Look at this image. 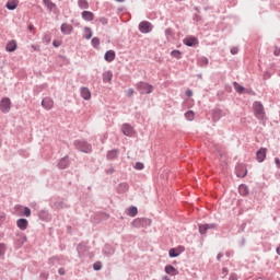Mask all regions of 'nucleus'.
Returning a JSON list of instances; mask_svg holds the SVG:
<instances>
[{"mask_svg": "<svg viewBox=\"0 0 280 280\" xmlns=\"http://www.w3.org/2000/svg\"><path fill=\"white\" fill-rule=\"evenodd\" d=\"M255 116L257 119H265L266 118V112L264 109V105L260 102H255L253 105Z\"/></svg>", "mask_w": 280, "mask_h": 280, "instance_id": "nucleus-1", "label": "nucleus"}, {"mask_svg": "<svg viewBox=\"0 0 280 280\" xmlns=\"http://www.w3.org/2000/svg\"><path fill=\"white\" fill-rule=\"evenodd\" d=\"M0 110L4 114L10 113V110H12V101H10L8 97H3L0 101Z\"/></svg>", "mask_w": 280, "mask_h": 280, "instance_id": "nucleus-2", "label": "nucleus"}, {"mask_svg": "<svg viewBox=\"0 0 280 280\" xmlns=\"http://www.w3.org/2000/svg\"><path fill=\"white\" fill-rule=\"evenodd\" d=\"M137 89L142 95H148L152 93V91L154 90V88L151 84L145 82L138 83Z\"/></svg>", "mask_w": 280, "mask_h": 280, "instance_id": "nucleus-3", "label": "nucleus"}, {"mask_svg": "<svg viewBox=\"0 0 280 280\" xmlns=\"http://www.w3.org/2000/svg\"><path fill=\"white\" fill-rule=\"evenodd\" d=\"M74 147L77 150H79V152H85L86 154H89V152L92 150L91 144H89L86 141H77L74 142Z\"/></svg>", "mask_w": 280, "mask_h": 280, "instance_id": "nucleus-4", "label": "nucleus"}, {"mask_svg": "<svg viewBox=\"0 0 280 280\" xmlns=\"http://www.w3.org/2000/svg\"><path fill=\"white\" fill-rule=\"evenodd\" d=\"M235 174L237 178H246V174H248V170H246V165L240 163L235 167Z\"/></svg>", "mask_w": 280, "mask_h": 280, "instance_id": "nucleus-5", "label": "nucleus"}, {"mask_svg": "<svg viewBox=\"0 0 280 280\" xmlns=\"http://www.w3.org/2000/svg\"><path fill=\"white\" fill-rule=\"evenodd\" d=\"M148 224H150V220L145 218H138L132 221V226H135L136 229L148 226Z\"/></svg>", "mask_w": 280, "mask_h": 280, "instance_id": "nucleus-6", "label": "nucleus"}, {"mask_svg": "<svg viewBox=\"0 0 280 280\" xmlns=\"http://www.w3.org/2000/svg\"><path fill=\"white\" fill-rule=\"evenodd\" d=\"M139 30L141 34H150L152 32V24L148 21H142L139 24Z\"/></svg>", "mask_w": 280, "mask_h": 280, "instance_id": "nucleus-7", "label": "nucleus"}, {"mask_svg": "<svg viewBox=\"0 0 280 280\" xmlns=\"http://www.w3.org/2000/svg\"><path fill=\"white\" fill-rule=\"evenodd\" d=\"M266 154H268V149L266 148H260L257 152H256V161L258 163H264L266 161Z\"/></svg>", "mask_w": 280, "mask_h": 280, "instance_id": "nucleus-8", "label": "nucleus"}, {"mask_svg": "<svg viewBox=\"0 0 280 280\" xmlns=\"http://www.w3.org/2000/svg\"><path fill=\"white\" fill-rule=\"evenodd\" d=\"M121 131L126 137H135V129L129 124H124Z\"/></svg>", "mask_w": 280, "mask_h": 280, "instance_id": "nucleus-9", "label": "nucleus"}, {"mask_svg": "<svg viewBox=\"0 0 280 280\" xmlns=\"http://www.w3.org/2000/svg\"><path fill=\"white\" fill-rule=\"evenodd\" d=\"M25 242H27V236L23 233L18 234L15 237V248H21Z\"/></svg>", "mask_w": 280, "mask_h": 280, "instance_id": "nucleus-10", "label": "nucleus"}, {"mask_svg": "<svg viewBox=\"0 0 280 280\" xmlns=\"http://www.w3.org/2000/svg\"><path fill=\"white\" fill-rule=\"evenodd\" d=\"M42 106L45 110H51L54 108V100L51 97H46L42 101Z\"/></svg>", "mask_w": 280, "mask_h": 280, "instance_id": "nucleus-11", "label": "nucleus"}, {"mask_svg": "<svg viewBox=\"0 0 280 280\" xmlns=\"http://www.w3.org/2000/svg\"><path fill=\"white\" fill-rule=\"evenodd\" d=\"M71 165V162L69 161V156L61 158L58 162V168L59 170H67Z\"/></svg>", "mask_w": 280, "mask_h": 280, "instance_id": "nucleus-12", "label": "nucleus"}, {"mask_svg": "<svg viewBox=\"0 0 280 280\" xmlns=\"http://www.w3.org/2000/svg\"><path fill=\"white\" fill-rule=\"evenodd\" d=\"M184 45H187V47H196V45H198V38L188 36L184 38Z\"/></svg>", "mask_w": 280, "mask_h": 280, "instance_id": "nucleus-13", "label": "nucleus"}, {"mask_svg": "<svg viewBox=\"0 0 280 280\" xmlns=\"http://www.w3.org/2000/svg\"><path fill=\"white\" fill-rule=\"evenodd\" d=\"M77 250L79 253V257H84V255H86V253H89V246H86L84 243H80L77 246Z\"/></svg>", "mask_w": 280, "mask_h": 280, "instance_id": "nucleus-14", "label": "nucleus"}, {"mask_svg": "<svg viewBox=\"0 0 280 280\" xmlns=\"http://www.w3.org/2000/svg\"><path fill=\"white\" fill-rule=\"evenodd\" d=\"M16 226L20 229V231H26L27 226H30V222L27 219H19L16 221Z\"/></svg>", "mask_w": 280, "mask_h": 280, "instance_id": "nucleus-15", "label": "nucleus"}, {"mask_svg": "<svg viewBox=\"0 0 280 280\" xmlns=\"http://www.w3.org/2000/svg\"><path fill=\"white\" fill-rule=\"evenodd\" d=\"M164 272H166V275H171V277H176V275H178V269L172 265H167L164 268Z\"/></svg>", "mask_w": 280, "mask_h": 280, "instance_id": "nucleus-16", "label": "nucleus"}, {"mask_svg": "<svg viewBox=\"0 0 280 280\" xmlns=\"http://www.w3.org/2000/svg\"><path fill=\"white\" fill-rule=\"evenodd\" d=\"M238 192L241 196H248V194H250V189L246 184H241L238 186Z\"/></svg>", "mask_w": 280, "mask_h": 280, "instance_id": "nucleus-17", "label": "nucleus"}, {"mask_svg": "<svg viewBox=\"0 0 280 280\" xmlns=\"http://www.w3.org/2000/svg\"><path fill=\"white\" fill-rule=\"evenodd\" d=\"M103 253L107 257H110L112 255H115V247H113L112 245L106 244L103 248Z\"/></svg>", "mask_w": 280, "mask_h": 280, "instance_id": "nucleus-18", "label": "nucleus"}, {"mask_svg": "<svg viewBox=\"0 0 280 280\" xmlns=\"http://www.w3.org/2000/svg\"><path fill=\"white\" fill-rule=\"evenodd\" d=\"M62 260L58 256H52L48 259L49 266H62Z\"/></svg>", "mask_w": 280, "mask_h": 280, "instance_id": "nucleus-19", "label": "nucleus"}, {"mask_svg": "<svg viewBox=\"0 0 280 280\" xmlns=\"http://www.w3.org/2000/svg\"><path fill=\"white\" fill-rule=\"evenodd\" d=\"M80 93L83 100H86V101L91 100V90H89V88H81Z\"/></svg>", "mask_w": 280, "mask_h": 280, "instance_id": "nucleus-20", "label": "nucleus"}, {"mask_svg": "<svg viewBox=\"0 0 280 280\" xmlns=\"http://www.w3.org/2000/svg\"><path fill=\"white\" fill-rule=\"evenodd\" d=\"M5 8L8 10H16V8H19V0H9V1H7Z\"/></svg>", "mask_w": 280, "mask_h": 280, "instance_id": "nucleus-21", "label": "nucleus"}, {"mask_svg": "<svg viewBox=\"0 0 280 280\" xmlns=\"http://www.w3.org/2000/svg\"><path fill=\"white\" fill-rule=\"evenodd\" d=\"M82 19L84 21H93V19H95V15L91 11H83L82 12Z\"/></svg>", "mask_w": 280, "mask_h": 280, "instance_id": "nucleus-22", "label": "nucleus"}, {"mask_svg": "<svg viewBox=\"0 0 280 280\" xmlns=\"http://www.w3.org/2000/svg\"><path fill=\"white\" fill-rule=\"evenodd\" d=\"M61 32L62 34H71L73 32V26L71 24H62Z\"/></svg>", "mask_w": 280, "mask_h": 280, "instance_id": "nucleus-23", "label": "nucleus"}, {"mask_svg": "<svg viewBox=\"0 0 280 280\" xmlns=\"http://www.w3.org/2000/svg\"><path fill=\"white\" fill-rule=\"evenodd\" d=\"M118 154H119V150H117V149L108 151L107 152L108 161H113L114 159H117Z\"/></svg>", "mask_w": 280, "mask_h": 280, "instance_id": "nucleus-24", "label": "nucleus"}, {"mask_svg": "<svg viewBox=\"0 0 280 280\" xmlns=\"http://www.w3.org/2000/svg\"><path fill=\"white\" fill-rule=\"evenodd\" d=\"M115 52L114 50H108L106 54H105V60L106 62H113V60H115Z\"/></svg>", "mask_w": 280, "mask_h": 280, "instance_id": "nucleus-25", "label": "nucleus"}, {"mask_svg": "<svg viewBox=\"0 0 280 280\" xmlns=\"http://www.w3.org/2000/svg\"><path fill=\"white\" fill-rule=\"evenodd\" d=\"M128 189H130V186L127 183H121L118 186L119 194H126V191H128Z\"/></svg>", "mask_w": 280, "mask_h": 280, "instance_id": "nucleus-26", "label": "nucleus"}, {"mask_svg": "<svg viewBox=\"0 0 280 280\" xmlns=\"http://www.w3.org/2000/svg\"><path fill=\"white\" fill-rule=\"evenodd\" d=\"M7 51H16V43L11 40L5 46Z\"/></svg>", "mask_w": 280, "mask_h": 280, "instance_id": "nucleus-27", "label": "nucleus"}, {"mask_svg": "<svg viewBox=\"0 0 280 280\" xmlns=\"http://www.w3.org/2000/svg\"><path fill=\"white\" fill-rule=\"evenodd\" d=\"M113 81V72L106 71L103 74V82H112Z\"/></svg>", "mask_w": 280, "mask_h": 280, "instance_id": "nucleus-28", "label": "nucleus"}, {"mask_svg": "<svg viewBox=\"0 0 280 280\" xmlns=\"http://www.w3.org/2000/svg\"><path fill=\"white\" fill-rule=\"evenodd\" d=\"M137 213H139V210L137 209V207L131 206L128 210V215H130V218H135L137 217Z\"/></svg>", "mask_w": 280, "mask_h": 280, "instance_id": "nucleus-29", "label": "nucleus"}, {"mask_svg": "<svg viewBox=\"0 0 280 280\" xmlns=\"http://www.w3.org/2000/svg\"><path fill=\"white\" fill-rule=\"evenodd\" d=\"M233 86H234L236 93L242 94V93H244V91H246V89H245L244 86H242V85H241L240 83H237V82H234V83H233Z\"/></svg>", "mask_w": 280, "mask_h": 280, "instance_id": "nucleus-30", "label": "nucleus"}, {"mask_svg": "<svg viewBox=\"0 0 280 280\" xmlns=\"http://www.w3.org/2000/svg\"><path fill=\"white\" fill-rule=\"evenodd\" d=\"M83 36H84V38H86V40L91 39L93 36V31H91V28H89V27H85Z\"/></svg>", "mask_w": 280, "mask_h": 280, "instance_id": "nucleus-31", "label": "nucleus"}, {"mask_svg": "<svg viewBox=\"0 0 280 280\" xmlns=\"http://www.w3.org/2000/svg\"><path fill=\"white\" fill-rule=\"evenodd\" d=\"M185 117L188 121H194V119H196V114L194 113V110H188L185 114Z\"/></svg>", "mask_w": 280, "mask_h": 280, "instance_id": "nucleus-32", "label": "nucleus"}, {"mask_svg": "<svg viewBox=\"0 0 280 280\" xmlns=\"http://www.w3.org/2000/svg\"><path fill=\"white\" fill-rule=\"evenodd\" d=\"M66 207L65 201H56L52 203V209H65Z\"/></svg>", "mask_w": 280, "mask_h": 280, "instance_id": "nucleus-33", "label": "nucleus"}, {"mask_svg": "<svg viewBox=\"0 0 280 280\" xmlns=\"http://www.w3.org/2000/svg\"><path fill=\"white\" fill-rule=\"evenodd\" d=\"M79 8H81V10H89V2L86 0H79Z\"/></svg>", "mask_w": 280, "mask_h": 280, "instance_id": "nucleus-34", "label": "nucleus"}, {"mask_svg": "<svg viewBox=\"0 0 280 280\" xmlns=\"http://www.w3.org/2000/svg\"><path fill=\"white\" fill-rule=\"evenodd\" d=\"M44 4L46 5V8H48V10H54L56 8V4L54 2H51V0H44Z\"/></svg>", "mask_w": 280, "mask_h": 280, "instance_id": "nucleus-35", "label": "nucleus"}, {"mask_svg": "<svg viewBox=\"0 0 280 280\" xmlns=\"http://www.w3.org/2000/svg\"><path fill=\"white\" fill-rule=\"evenodd\" d=\"M208 228H207V224H199V233L201 235H207V232H208Z\"/></svg>", "mask_w": 280, "mask_h": 280, "instance_id": "nucleus-36", "label": "nucleus"}, {"mask_svg": "<svg viewBox=\"0 0 280 280\" xmlns=\"http://www.w3.org/2000/svg\"><path fill=\"white\" fill-rule=\"evenodd\" d=\"M178 255H180V253H178V249H176V248H171L168 252V256L171 258L178 257Z\"/></svg>", "mask_w": 280, "mask_h": 280, "instance_id": "nucleus-37", "label": "nucleus"}, {"mask_svg": "<svg viewBox=\"0 0 280 280\" xmlns=\"http://www.w3.org/2000/svg\"><path fill=\"white\" fill-rule=\"evenodd\" d=\"M171 56H172L173 58H176L177 60H180V58H182V52H180V50H173V51L171 52Z\"/></svg>", "mask_w": 280, "mask_h": 280, "instance_id": "nucleus-38", "label": "nucleus"}, {"mask_svg": "<svg viewBox=\"0 0 280 280\" xmlns=\"http://www.w3.org/2000/svg\"><path fill=\"white\" fill-rule=\"evenodd\" d=\"M207 65H209V59H207V57H201L199 59V66L200 67H207Z\"/></svg>", "mask_w": 280, "mask_h": 280, "instance_id": "nucleus-39", "label": "nucleus"}, {"mask_svg": "<svg viewBox=\"0 0 280 280\" xmlns=\"http://www.w3.org/2000/svg\"><path fill=\"white\" fill-rule=\"evenodd\" d=\"M93 269L96 271L102 270V261H96L93 264Z\"/></svg>", "mask_w": 280, "mask_h": 280, "instance_id": "nucleus-40", "label": "nucleus"}, {"mask_svg": "<svg viewBox=\"0 0 280 280\" xmlns=\"http://www.w3.org/2000/svg\"><path fill=\"white\" fill-rule=\"evenodd\" d=\"M206 226L208 228V231L209 230L215 231V229H218V224L215 223H208L206 224Z\"/></svg>", "mask_w": 280, "mask_h": 280, "instance_id": "nucleus-41", "label": "nucleus"}, {"mask_svg": "<svg viewBox=\"0 0 280 280\" xmlns=\"http://www.w3.org/2000/svg\"><path fill=\"white\" fill-rule=\"evenodd\" d=\"M143 167H145V165H143L142 162H137V163L135 164V170L141 171V170H143Z\"/></svg>", "mask_w": 280, "mask_h": 280, "instance_id": "nucleus-42", "label": "nucleus"}, {"mask_svg": "<svg viewBox=\"0 0 280 280\" xmlns=\"http://www.w3.org/2000/svg\"><path fill=\"white\" fill-rule=\"evenodd\" d=\"M92 45L93 47H100V38L97 37L92 38Z\"/></svg>", "mask_w": 280, "mask_h": 280, "instance_id": "nucleus-43", "label": "nucleus"}, {"mask_svg": "<svg viewBox=\"0 0 280 280\" xmlns=\"http://www.w3.org/2000/svg\"><path fill=\"white\" fill-rule=\"evenodd\" d=\"M24 215H25L26 218H30V215H32V210H31L28 207H25V208H24Z\"/></svg>", "mask_w": 280, "mask_h": 280, "instance_id": "nucleus-44", "label": "nucleus"}, {"mask_svg": "<svg viewBox=\"0 0 280 280\" xmlns=\"http://www.w3.org/2000/svg\"><path fill=\"white\" fill-rule=\"evenodd\" d=\"M43 40H44V43H46V45H49V43H51V36L50 35H45Z\"/></svg>", "mask_w": 280, "mask_h": 280, "instance_id": "nucleus-45", "label": "nucleus"}, {"mask_svg": "<svg viewBox=\"0 0 280 280\" xmlns=\"http://www.w3.org/2000/svg\"><path fill=\"white\" fill-rule=\"evenodd\" d=\"M127 95H128V97H132V95H135V90L129 89V90L127 91Z\"/></svg>", "mask_w": 280, "mask_h": 280, "instance_id": "nucleus-46", "label": "nucleus"}, {"mask_svg": "<svg viewBox=\"0 0 280 280\" xmlns=\"http://www.w3.org/2000/svg\"><path fill=\"white\" fill-rule=\"evenodd\" d=\"M222 257H224V254L219 253V254L217 255V261H222Z\"/></svg>", "mask_w": 280, "mask_h": 280, "instance_id": "nucleus-47", "label": "nucleus"}, {"mask_svg": "<svg viewBox=\"0 0 280 280\" xmlns=\"http://www.w3.org/2000/svg\"><path fill=\"white\" fill-rule=\"evenodd\" d=\"M58 273H59L61 277H65V275H66L65 268H59Z\"/></svg>", "mask_w": 280, "mask_h": 280, "instance_id": "nucleus-48", "label": "nucleus"}, {"mask_svg": "<svg viewBox=\"0 0 280 280\" xmlns=\"http://www.w3.org/2000/svg\"><path fill=\"white\" fill-rule=\"evenodd\" d=\"M222 275H223V277H226V275H229V268L224 267L222 269Z\"/></svg>", "mask_w": 280, "mask_h": 280, "instance_id": "nucleus-49", "label": "nucleus"}, {"mask_svg": "<svg viewBox=\"0 0 280 280\" xmlns=\"http://www.w3.org/2000/svg\"><path fill=\"white\" fill-rule=\"evenodd\" d=\"M229 280H237V273H231Z\"/></svg>", "mask_w": 280, "mask_h": 280, "instance_id": "nucleus-50", "label": "nucleus"}, {"mask_svg": "<svg viewBox=\"0 0 280 280\" xmlns=\"http://www.w3.org/2000/svg\"><path fill=\"white\" fill-rule=\"evenodd\" d=\"M237 51H240V50L237 49V47H234V48L231 49V54H233V56H235V54H237Z\"/></svg>", "mask_w": 280, "mask_h": 280, "instance_id": "nucleus-51", "label": "nucleus"}, {"mask_svg": "<svg viewBox=\"0 0 280 280\" xmlns=\"http://www.w3.org/2000/svg\"><path fill=\"white\" fill-rule=\"evenodd\" d=\"M273 54H275V56H280V48L276 47Z\"/></svg>", "mask_w": 280, "mask_h": 280, "instance_id": "nucleus-52", "label": "nucleus"}, {"mask_svg": "<svg viewBox=\"0 0 280 280\" xmlns=\"http://www.w3.org/2000/svg\"><path fill=\"white\" fill-rule=\"evenodd\" d=\"M186 95L187 97H191V95H194V92L191 90H187Z\"/></svg>", "mask_w": 280, "mask_h": 280, "instance_id": "nucleus-53", "label": "nucleus"}, {"mask_svg": "<svg viewBox=\"0 0 280 280\" xmlns=\"http://www.w3.org/2000/svg\"><path fill=\"white\" fill-rule=\"evenodd\" d=\"M52 45H54V47H60V42L54 40V42H52Z\"/></svg>", "mask_w": 280, "mask_h": 280, "instance_id": "nucleus-54", "label": "nucleus"}, {"mask_svg": "<svg viewBox=\"0 0 280 280\" xmlns=\"http://www.w3.org/2000/svg\"><path fill=\"white\" fill-rule=\"evenodd\" d=\"M275 163H276L277 167H280V159L279 158L275 159Z\"/></svg>", "mask_w": 280, "mask_h": 280, "instance_id": "nucleus-55", "label": "nucleus"}, {"mask_svg": "<svg viewBox=\"0 0 280 280\" xmlns=\"http://www.w3.org/2000/svg\"><path fill=\"white\" fill-rule=\"evenodd\" d=\"M40 277H42V279H47V277H49V275L43 272V273H40Z\"/></svg>", "mask_w": 280, "mask_h": 280, "instance_id": "nucleus-56", "label": "nucleus"}, {"mask_svg": "<svg viewBox=\"0 0 280 280\" xmlns=\"http://www.w3.org/2000/svg\"><path fill=\"white\" fill-rule=\"evenodd\" d=\"M165 34H166V36H170V34H172V28H167V30L165 31Z\"/></svg>", "mask_w": 280, "mask_h": 280, "instance_id": "nucleus-57", "label": "nucleus"}, {"mask_svg": "<svg viewBox=\"0 0 280 280\" xmlns=\"http://www.w3.org/2000/svg\"><path fill=\"white\" fill-rule=\"evenodd\" d=\"M28 30H30V32H32V30H34V25H33V24H30V25H28Z\"/></svg>", "mask_w": 280, "mask_h": 280, "instance_id": "nucleus-58", "label": "nucleus"}, {"mask_svg": "<svg viewBox=\"0 0 280 280\" xmlns=\"http://www.w3.org/2000/svg\"><path fill=\"white\" fill-rule=\"evenodd\" d=\"M115 173V168L114 167H110L109 168V174H114Z\"/></svg>", "mask_w": 280, "mask_h": 280, "instance_id": "nucleus-59", "label": "nucleus"}, {"mask_svg": "<svg viewBox=\"0 0 280 280\" xmlns=\"http://www.w3.org/2000/svg\"><path fill=\"white\" fill-rule=\"evenodd\" d=\"M32 49H34V51H38V48L34 45H32Z\"/></svg>", "mask_w": 280, "mask_h": 280, "instance_id": "nucleus-60", "label": "nucleus"}, {"mask_svg": "<svg viewBox=\"0 0 280 280\" xmlns=\"http://www.w3.org/2000/svg\"><path fill=\"white\" fill-rule=\"evenodd\" d=\"M246 244V238H242V246Z\"/></svg>", "mask_w": 280, "mask_h": 280, "instance_id": "nucleus-61", "label": "nucleus"}, {"mask_svg": "<svg viewBox=\"0 0 280 280\" xmlns=\"http://www.w3.org/2000/svg\"><path fill=\"white\" fill-rule=\"evenodd\" d=\"M118 3H124L126 0H116Z\"/></svg>", "mask_w": 280, "mask_h": 280, "instance_id": "nucleus-62", "label": "nucleus"}, {"mask_svg": "<svg viewBox=\"0 0 280 280\" xmlns=\"http://www.w3.org/2000/svg\"><path fill=\"white\" fill-rule=\"evenodd\" d=\"M0 257H1V253H0Z\"/></svg>", "mask_w": 280, "mask_h": 280, "instance_id": "nucleus-63", "label": "nucleus"}]
</instances>
